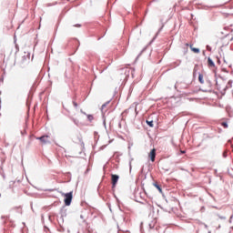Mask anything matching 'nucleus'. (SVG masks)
<instances>
[{"mask_svg": "<svg viewBox=\"0 0 233 233\" xmlns=\"http://www.w3.org/2000/svg\"><path fill=\"white\" fill-rule=\"evenodd\" d=\"M181 152V154H185V151H180Z\"/></svg>", "mask_w": 233, "mask_h": 233, "instance_id": "17", "label": "nucleus"}, {"mask_svg": "<svg viewBox=\"0 0 233 233\" xmlns=\"http://www.w3.org/2000/svg\"><path fill=\"white\" fill-rule=\"evenodd\" d=\"M75 26H77L79 28L81 27V25L78 24V25H76Z\"/></svg>", "mask_w": 233, "mask_h": 233, "instance_id": "16", "label": "nucleus"}, {"mask_svg": "<svg viewBox=\"0 0 233 233\" xmlns=\"http://www.w3.org/2000/svg\"><path fill=\"white\" fill-rule=\"evenodd\" d=\"M74 192H69V193H62V196L65 198L64 199V203L66 205V207H70L71 203H72V199L74 198Z\"/></svg>", "mask_w": 233, "mask_h": 233, "instance_id": "1", "label": "nucleus"}, {"mask_svg": "<svg viewBox=\"0 0 233 233\" xmlns=\"http://www.w3.org/2000/svg\"><path fill=\"white\" fill-rule=\"evenodd\" d=\"M208 65L211 67L216 66V64H214V61H212L210 58H208Z\"/></svg>", "mask_w": 233, "mask_h": 233, "instance_id": "7", "label": "nucleus"}, {"mask_svg": "<svg viewBox=\"0 0 233 233\" xmlns=\"http://www.w3.org/2000/svg\"><path fill=\"white\" fill-rule=\"evenodd\" d=\"M189 48L194 52V54H199V48L193 47L192 45L189 46Z\"/></svg>", "mask_w": 233, "mask_h": 233, "instance_id": "6", "label": "nucleus"}, {"mask_svg": "<svg viewBox=\"0 0 233 233\" xmlns=\"http://www.w3.org/2000/svg\"><path fill=\"white\" fill-rule=\"evenodd\" d=\"M154 187H156L159 192H162L161 187L159 185L154 184Z\"/></svg>", "mask_w": 233, "mask_h": 233, "instance_id": "12", "label": "nucleus"}, {"mask_svg": "<svg viewBox=\"0 0 233 233\" xmlns=\"http://www.w3.org/2000/svg\"><path fill=\"white\" fill-rule=\"evenodd\" d=\"M79 141H80L82 147H85V143L83 142V138L80 137V138H79Z\"/></svg>", "mask_w": 233, "mask_h": 233, "instance_id": "13", "label": "nucleus"}, {"mask_svg": "<svg viewBox=\"0 0 233 233\" xmlns=\"http://www.w3.org/2000/svg\"><path fill=\"white\" fill-rule=\"evenodd\" d=\"M117 181H119V176L117 175H111V184L113 188L116 187V186L117 185Z\"/></svg>", "mask_w": 233, "mask_h": 233, "instance_id": "3", "label": "nucleus"}, {"mask_svg": "<svg viewBox=\"0 0 233 233\" xmlns=\"http://www.w3.org/2000/svg\"><path fill=\"white\" fill-rule=\"evenodd\" d=\"M148 157L150 158V160L152 161V163H154V161H156V148H153V149L149 152Z\"/></svg>", "mask_w": 233, "mask_h": 233, "instance_id": "4", "label": "nucleus"}, {"mask_svg": "<svg viewBox=\"0 0 233 233\" xmlns=\"http://www.w3.org/2000/svg\"><path fill=\"white\" fill-rule=\"evenodd\" d=\"M221 127H223V128H228V124L227 122H221Z\"/></svg>", "mask_w": 233, "mask_h": 233, "instance_id": "10", "label": "nucleus"}, {"mask_svg": "<svg viewBox=\"0 0 233 233\" xmlns=\"http://www.w3.org/2000/svg\"><path fill=\"white\" fill-rule=\"evenodd\" d=\"M185 46H186L187 48H188V46H190V45L185 44Z\"/></svg>", "mask_w": 233, "mask_h": 233, "instance_id": "14", "label": "nucleus"}, {"mask_svg": "<svg viewBox=\"0 0 233 233\" xmlns=\"http://www.w3.org/2000/svg\"><path fill=\"white\" fill-rule=\"evenodd\" d=\"M126 114H132V117L136 118V116H137V109H127L126 110Z\"/></svg>", "mask_w": 233, "mask_h": 233, "instance_id": "5", "label": "nucleus"}, {"mask_svg": "<svg viewBox=\"0 0 233 233\" xmlns=\"http://www.w3.org/2000/svg\"><path fill=\"white\" fill-rule=\"evenodd\" d=\"M87 119H88V121H94V116L87 115Z\"/></svg>", "mask_w": 233, "mask_h": 233, "instance_id": "11", "label": "nucleus"}, {"mask_svg": "<svg viewBox=\"0 0 233 233\" xmlns=\"http://www.w3.org/2000/svg\"><path fill=\"white\" fill-rule=\"evenodd\" d=\"M36 139H38V141H41L42 145H49L50 143V136L48 135L36 137Z\"/></svg>", "mask_w": 233, "mask_h": 233, "instance_id": "2", "label": "nucleus"}, {"mask_svg": "<svg viewBox=\"0 0 233 233\" xmlns=\"http://www.w3.org/2000/svg\"><path fill=\"white\" fill-rule=\"evenodd\" d=\"M147 124L148 127H150L151 128L154 127V121H153V120H147Z\"/></svg>", "mask_w": 233, "mask_h": 233, "instance_id": "9", "label": "nucleus"}, {"mask_svg": "<svg viewBox=\"0 0 233 233\" xmlns=\"http://www.w3.org/2000/svg\"><path fill=\"white\" fill-rule=\"evenodd\" d=\"M74 106L77 107V104L76 102H73Z\"/></svg>", "mask_w": 233, "mask_h": 233, "instance_id": "15", "label": "nucleus"}, {"mask_svg": "<svg viewBox=\"0 0 233 233\" xmlns=\"http://www.w3.org/2000/svg\"><path fill=\"white\" fill-rule=\"evenodd\" d=\"M198 81L201 85H203L205 83V80L203 79V75L202 74L198 75Z\"/></svg>", "mask_w": 233, "mask_h": 233, "instance_id": "8", "label": "nucleus"}]
</instances>
